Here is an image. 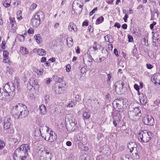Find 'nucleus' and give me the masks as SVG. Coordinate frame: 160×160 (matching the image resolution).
Wrapping results in <instances>:
<instances>
[{"mask_svg":"<svg viewBox=\"0 0 160 160\" xmlns=\"http://www.w3.org/2000/svg\"><path fill=\"white\" fill-rule=\"evenodd\" d=\"M28 32L29 33L32 34L34 33V30L31 28L28 30Z\"/></svg>","mask_w":160,"mask_h":160,"instance_id":"nucleus-55","label":"nucleus"},{"mask_svg":"<svg viewBox=\"0 0 160 160\" xmlns=\"http://www.w3.org/2000/svg\"><path fill=\"white\" fill-rule=\"evenodd\" d=\"M133 112L134 115L136 117H138V118L141 116V114L140 111L139 110V108L138 107L135 108L134 109Z\"/></svg>","mask_w":160,"mask_h":160,"instance_id":"nucleus-26","label":"nucleus"},{"mask_svg":"<svg viewBox=\"0 0 160 160\" xmlns=\"http://www.w3.org/2000/svg\"><path fill=\"white\" fill-rule=\"evenodd\" d=\"M68 29L70 32H76L78 28L77 26L73 22H70L68 26Z\"/></svg>","mask_w":160,"mask_h":160,"instance_id":"nucleus-18","label":"nucleus"},{"mask_svg":"<svg viewBox=\"0 0 160 160\" xmlns=\"http://www.w3.org/2000/svg\"><path fill=\"white\" fill-rule=\"evenodd\" d=\"M146 67L148 69H151L153 68V66L150 64H146Z\"/></svg>","mask_w":160,"mask_h":160,"instance_id":"nucleus-51","label":"nucleus"},{"mask_svg":"<svg viewBox=\"0 0 160 160\" xmlns=\"http://www.w3.org/2000/svg\"><path fill=\"white\" fill-rule=\"evenodd\" d=\"M114 53L117 57L119 56V55L118 54V51L117 49H114Z\"/></svg>","mask_w":160,"mask_h":160,"instance_id":"nucleus-57","label":"nucleus"},{"mask_svg":"<svg viewBox=\"0 0 160 160\" xmlns=\"http://www.w3.org/2000/svg\"><path fill=\"white\" fill-rule=\"evenodd\" d=\"M11 0H4L3 2V5L5 8H8L10 6Z\"/></svg>","mask_w":160,"mask_h":160,"instance_id":"nucleus-31","label":"nucleus"},{"mask_svg":"<svg viewBox=\"0 0 160 160\" xmlns=\"http://www.w3.org/2000/svg\"><path fill=\"white\" fill-rule=\"evenodd\" d=\"M29 85L32 88H38L39 85L38 82L36 79L33 78H31L29 80Z\"/></svg>","mask_w":160,"mask_h":160,"instance_id":"nucleus-13","label":"nucleus"},{"mask_svg":"<svg viewBox=\"0 0 160 160\" xmlns=\"http://www.w3.org/2000/svg\"><path fill=\"white\" fill-rule=\"evenodd\" d=\"M134 88L136 90H139V87L137 84H135L134 86Z\"/></svg>","mask_w":160,"mask_h":160,"instance_id":"nucleus-56","label":"nucleus"},{"mask_svg":"<svg viewBox=\"0 0 160 160\" xmlns=\"http://www.w3.org/2000/svg\"><path fill=\"white\" fill-rule=\"evenodd\" d=\"M67 44L69 47H72L73 44V39L70 37H68L67 38Z\"/></svg>","mask_w":160,"mask_h":160,"instance_id":"nucleus-32","label":"nucleus"},{"mask_svg":"<svg viewBox=\"0 0 160 160\" xmlns=\"http://www.w3.org/2000/svg\"><path fill=\"white\" fill-rule=\"evenodd\" d=\"M128 18V16L127 14H125L124 17L123 18V19L125 22H127V18Z\"/></svg>","mask_w":160,"mask_h":160,"instance_id":"nucleus-54","label":"nucleus"},{"mask_svg":"<svg viewBox=\"0 0 160 160\" xmlns=\"http://www.w3.org/2000/svg\"><path fill=\"white\" fill-rule=\"evenodd\" d=\"M5 145V144L4 142L1 140H0V150L2 149Z\"/></svg>","mask_w":160,"mask_h":160,"instance_id":"nucleus-43","label":"nucleus"},{"mask_svg":"<svg viewBox=\"0 0 160 160\" xmlns=\"http://www.w3.org/2000/svg\"><path fill=\"white\" fill-rule=\"evenodd\" d=\"M71 67L69 65H67L66 66V70L67 72H69L70 71Z\"/></svg>","mask_w":160,"mask_h":160,"instance_id":"nucleus-48","label":"nucleus"},{"mask_svg":"<svg viewBox=\"0 0 160 160\" xmlns=\"http://www.w3.org/2000/svg\"><path fill=\"white\" fill-rule=\"evenodd\" d=\"M114 26L117 27L118 28H119L120 27V25L118 23L116 22L115 23Z\"/></svg>","mask_w":160,"mask_h":160,"instance_id":"nucleus-58","label":"nucleus"},{"mask_svg":"<svg viewBox=\"0 0 160 160\" xmlns=\"http://www.w3.org/2000/svg\"><path fill=\"white\" fill-rule=\"evenodd\" d=\"M21 135L19 133H17L14 136V138L12 139L13 142L14 143H16L20 141L21 140Z\"/></svg>","mask_w":160,"mask_h":160,"instance_id":"nucleus-23","label":"nucleus"},{"mask_svg":"<svg viewBox=\"0 0 160 160\" xmlns=\"http://www.w3.org/2000/svg\"><path fill=\"white\" fill-rule=\"evenodd\" d=\"M13 72V70L11 67H8L7 68L6 73L9 75L12 74Z\"/></svg>","mask_w":160,"mask_h":160,"instance_id":"nucleus-36","label":"nucleus"},{"mask_svg":"<svg viewBox=\"0 0 160 160\" xmlns=\"http://www.w3.org/2000/svg\"><path fill=\"white\" fill-rule=\"evenodd\" d=\"M6 42L5 41H3L2 42V46L1 47L2 49H4L5 48Z\"/></svg>","mask_w":160,"mask_h":160,"instance_id":"nucleus-53","label":"nucleus"},{"mask_svg":"<svg viewBox=\"0 0 160 160\" xmlns=\"http://www.w3.org/2000/svg\"><path fill=\"white\" fill-rule=\"evenodd\" d=\"M66 127L67 130L70 132L75 130L77 127L76 121L72 115L69 114L66 115L65 119Z\"/></svg>","mask_w":160,"mask_h":160,"instance_id":"nucleus-6","label":"nucleus"},{"mask_svg":"<svg viewBox=\"0 0 160 160\" xmlns=\"http://www.w3.org/2000/svg\"><path fill=\"white\" fill-rule=\"evenodd\" d=\"M20 52L23 55H25L28 54V51L26 48L24 47H22L20 48Z\"/></svg>","mask_w":160,"mask_h":160,"instance_id":"nucleus-33","label":"nucleus"},{"mask_svg":"<svg viewBox=\"0 0 160 160\" xmlns=\"http://www.w3.org/2000/svg\"><path fill=\"white\" fill-rule=\"evenodd\" d=\"M139 100L141 103L143 105H145L147 102V99L146 96L142 94L139 97Z\"/></svg>","mask_w":160,"mask_h":160,"instance_id":"nucleus-19","label":"nucleus"},{"mask_svg":"<svg viewBox=\"0 0 160 160\" xmlns=\"http://www.w3.org/2000/svg\"><path fill=\"white\" fill-rule=\"evenodd\" d=\"M62 83H56L55 91L56 94H59L62 93L64 91V88L62 87Z\"/></svg>","mask_w":160,"mask_h":160,"instance_id":"nucleus-12","label":"nucleus"},{"mask_svg":"<svg viewBox=\"0 0 160 160\" xmlns=\"http://www.w3.org/2000/svg\"><path fill=\"white\" fill-rule=\"evenodd\" d=\"M9 54V53L7 51H4L3 55L4 58V62L5 63H8L9 62V60L8 58Z\"/></svg>","mask_w":160,"mask_h":160,"instance_id":"nucleus-25","label":"nucleus"},{"mask_svg":"<svg viewBox=\"0 0 160 160\" xmlns=\"http://www.w3.org/2000/svg\"><path fill=\"white\" fill-rule=\"evenodd\" d=\"M17 19L20 20L22 19V12L21 11H18L17 12Z\"/></svg>","mask_w":160,"mask_h":160,"instance_id":"nucleus-39","label":"nucleus"},{"mask_svg":"<svg viewBox=\"0 0 160 160\" xmlns=\"http://www.w3.org/2000/svg\"><path fill=\"white\" fill-rule=\"evenodd\" d=\"M142 121L143 123L147 125L152 126L154 123V119L151 115L145 116Z\"/></svg>","mask_w":160,"mask_h":160,"instance_id":"nucleus-10","label":"nucleus"},{"mask_svg":"<svg viewBox=\"0 0 160 160\" xmlns=\"http://www.w3.org/2000/svg\"><path fill=\"white\" fill-rule=\"evenodd\" d=\"M9 21L10 24L11 25L12 29L13 30V32H15L17 28L15 18L13 17H10L9 18Z\"/></svg>","mask_w":160,"mask_h":160,"instance_id":"nucleus-15","label":"nucleus"},{"mask_svg":"<svg viewBox=\"0 0 160 160\" xmlns=\"http://www.w3.org/2000/svg\"><path fill=\"white\" fill-rule=\"evenodd\" d=\"M152 81L155 84L160 83V74L159 73L154 74L151 78Z\"/></svg>","mask_w":160,"mask_h":160,"instance_id":"nucleus-14","label":"nucleus"},{"mask_svg":"<svg viewBox=\"0 0 160 160\" xmlns=\"http://www.w3.org/2000/svg\"><path fill=\"white\" fill-rule=\"evenodd\" d=\"M106 1L108 4H112L113 2V0H106Z\"/></svg>","mask_w":160,"mask_h":160,"instance_id":"nucleus-59","label":"nucleus"},{"mask_svg":"<svg viewBox=\"0 0 160 160\" xmlns=\"http://www.w3.org/2000/svg\"><path fill=\"white\" fill-rule=\"evenodd\" d=\"M3 128L5 130L10 128L11 126V121L10 118L8 117L4 118L3 120Z\"/></svg>","mask_w":160,"mask_h":160,"instance_id":"nucleus-11","label":"nucleus"},{"mask_svg":"<svg viewBox=\"0 0 160 160\" xmlns=\"http://www.w3.org/2000/svg\"><path fill=\"white\" fill-rule=\"evenodd\" d=\"M15 86L13 84L7 83L0 88V100L5 101L10 99L14 95Z\"/></svg>","mask_w":160,"mask_h":160,"instance_id":"nucleus-1","label":"nucleus"},{"mask_svg":"<svg viewBox=\"0 0 160 160\" xmlns=\"http://www.w3.org/2000/svg\"><path fill=\"white\" fill-rule=\"evenodd\" d=\"M110 35H107L104 37L105 40L106 42H108L109 41Z\"/></svg>","mask_w":160,"mask_h":160,"instance_id":"nucleus-50","label":"nucleus"},{"mask_svg":"<svg viewBox=\"0 0 160 160\" xmlns=\"http://www.w3.org/2000/svg\"><path fill=\"white\" fill-rule=\"evenodd\" d=\"M57 80L56 81L57 82L56 83H60L61 82H62L63 78H57Z\"/></svg>","mask_w":160,"mask_h":160,"instance_id":"nucleus-52","label":"nucleus"},{"mask_svg":"<svg viewBox=\"0 0 160 160\" xmlns=\"http://www.w3.org/2000/svg\"><path fill=\"white\" fill-rule=\"evenodd\" d=\"M82 117L84 119H88L90 117V115L86 112L84 111L82 113Z\"/></svg>","mask_w":160,"mask_h":160,"instance_id":"nucleus-38","label":"nucleus"},{"mask_svg":"<svg viewBox=\"0 0 160 160\" xmlns=\"http://www.w3.org/2000/svg\"><path fill=\"white\" fill-rule=\"evenodd\" d=\"M39 131L42 137L46 141L52 142L56 140L57 135L47 126H41L39 128Z\"/></svg>","mask_w":160,"mask_h":160,"instance_id":"nucleus-3","label":"nucleus"},{"mask_svg":"<svg viewBox=\"0 0 160 160\" xmlns=\"http://www.w3.org/2000/svg\"><path fill=\"white\" fill-rule=\"evenodd\" d=\"M87 71V69L84 68H82L81 69V72L83 74H85Z\"/></svg>","mask_w":160,"mask_h":160,"instance_id":"nucleus-45","label":"nucleus"},{"mask_svg":"<svg viewBox=\"0 0 160 160\" xmlns=\"http://www.w3.org/2000/svg\"><path fill=\"white\" fill-rule=\"evenodd\" d=\"M137 145L135 143L133 142H129L128 144V147L131 152L137 149Z\"/></svg>","mask_w":160,"mask_h":160,"instance_id":"nucleus-16","label":"nucleus"},{"mask_svg":"<svg viewBox=\"0 0 160 160\" xmlns=\"http://www.w3.org/2000/svg\"><path fill=\"white\" fill-rule=\"evenodd\" d=\"M49 60L51 61L52 62H55L56 59L55 58H52L49 59Z\"/></svg>","mask_w":160,"mask_h":160,"instance_id":"nucleus-60","label":"nucleus"},{"mask_svg":"<svg viewBox=\"0 0 160 160\" xmlns=\"http://www.w3.org/2000/svg\"><path fill=\"white\" fill-rule=\"evenodd\" d=\"M37 7V5L35 3H32L30 6L29 9L31 10L35 9Z\"/></svg>","mask_w":160,"mask_h":160,"instance_id":"nucleus-40","label":"nucleus"},{"mask_svg":"<svg viewBox=\"0 0 160 160\" xmlns=\"http://www.w3.org/2000/svg\"><path fill=\"white\" fill-rule=\"evenodd\" d=\"M34 17L41 21V20L44 18V15L42 12L38 11L36 13Z\"/></svg>","mask_w":160,"mask_h":160,"instance_id":"nucleus-17","label":"nucleus"},{"mask_svg":"<svg viewBox=\"0 0 160 160\" xmlns=\"http://www.w3.org/2000/svg\"><path fill=\"white\" fill-rule=\"evenodd\" d=\"M127 100L125 99H117L115 102H116V106H115V108L118 111H120L122 110L123 109V106L127 102Z\"/></svg>","mask_w":160,"mask_h":160,"instance_id":"nucleus-9","label":"nucleus"},{"mask_svg":"<svg viewBox=\"0 0 160 160\" xmlns=\"http://www.w3.org/2000/svg\"><path fill=\"white\" fill-rule=\"evenodd\" d=\"M19 41L21 42H23L24 40L25 37L24 36L22 35H19L18 36Z\"/></svg>","mask_w":160,"mask_h":160,"instance_id":"nucleus-41","label":"nucleus"},{"mask_svg":"<svg viewBox=\"0 0 160 160\" xmlns=\"http://www.w3.org/2000/svg\"><path fill=\"white\" fill-rule=\"evenodd\" d=\"M97 10V8H95L93 10H92L90 13L89 15L90 16L92 15Z\"/></svg>","mask_w":160,"mask_h":160,"instance_id":"nucleus-49","label":"nucleus"},{"mask_svg":"<svg viewBox=\"0 0 160 160\" xmlns=\"http://www.w3.org/2000/svg\"><path fill=\"white\" fill-rule=\"evenodd\" d=\"M46 58L45 57H43L42 58L41 60V62H45L46 61Z\"/></svg>","mask_w":160,"mask_h":160,"instance_id":"nucleus-61","label":"nucleus"},{"mask_svg":"<svg viewBox=\"0 0 160 160\" xmlns=\"http://www.w3.org/2000/svg\"><path fill=\"white\" fill-rule=\"evenodd\" d=\"M121 117L119 113H117L116 116H114L113 119L114 120L117 121V122H119L120 121Z\"/></svg>","mask_w":160,"mask_h":160,"instance_id":"nucleus-35","label":"nucleus"},{"mask_svg":"<svg viewBox=\"0 0 160 160\" xmlns=\"http://www.w3.org/2000/svg\"><path fill=\"white\" fill-rule=\"evenodd\" d=\"M29 146L28 144L22 145L15 151L13 158L15 160H24L28 156Z\"/></svg>","mask_w":160,"mask_h":160,"instance_id":"nucleus-2","label":"nucleus"},{"mask_svg":"<svg viewBox=\"0 0 160 160\" xmlns=\"http://www.w3.org/2000/svg\"><path fill=\"white\" fill-rule=\"evenodd\" d=\"M40 21L35 18L34 17L31 20V23L32 25L35 27H37L40 25Z\"/></svg>","mask_w":160,"mask_h":160,"instance_id":"nucleus-21","label":"nucleus"},{"mask_svg":"<svg viewBox=\"0 0 160 160\" xmlns=\"http://www.w3.org/2000/svg\"><path fill=\"white\" fill-rule=\"evenodd\" d=\"M59 24L58 23H56L54 26V28L56 29L57 28L59 27Z\"/></svg>","mask_w":160,"mask_h":160,"instance_id":"nucleus-64","label":"nucleus"},{"mask_svg":"<svg viewBox=\"0 0 160 160\" xmlns=\"http://www.w3.org/2000/svg\"><path fill=\"white\" fill-rule=\"evenodd\" d=\"M37 152L40 160H51L53 157L52 152L49 149L42 146L38 147Z\"/></svg>","mask_w":160,"mask_h":160,"instance_id":"nucleus-5","label":"nucleus"},{"mask_svg":"<svg viewBox=\"0 0 160 160\" xmlns=\"http://www.w3.org/2000/svg\"><path fill=\"white\" fill-rule=\"evenodd\" d=\"M125 84L122 81H118L115 84V90L116 93L118 94L124 91Z\"/></svg>","mask_w":160,"mask_h":160,"instance_id":"nucleus-8","label":"nucleus"},{"mask_svg":"<svg viewBox=\"0 0 160 160\" xmlns=\"http://www.w3.org/2000/svg\"><path fill=\"white\" fill-rule=\"evenodd\" d=\"M39 109L40 113L42 115H45L47 113V109L46 106L43 104L39 106Z\"/></svg>","mask_w":160,"mask_h":160,"instance_id":"nucleus-24","label":"nucleus"},{"mask_svg":"<svg viewBox=\"0 0 160 160\" xmlns=\"http://www.w3.org/2000/svg\"><path fill=\"white\" fill-rule=\"evenodd\" d=\"M66 145L69 147L71 146L72 145V143L70 141H67L66 143Z\"/></svg>","mask_w":160,"mask_h":160,"instance_id":"nucleus-62","label":"nucleus"},{"mask_svg":"<svg viewBox=\"0 0 160 160\" xmlns=\"http://www.w3.org/2000/svg\"><path fill=\"white\" fill-rule=\"evenodd\" d=\"M128 41L130 42H132L133 41V37L130 35H128Z\"/></svg>","mask_w":160,"mask_h":160,"instance_id":"nucleus-46","label":"nucleus"},{"mask_svg":"<svg viewBox=\"0 0 160 160\" xmlns=\"http://www.w3.org/2000/svg\"><path fill=\"white\" fill-rule=\"evenodd\" d=\"M132 157L134 159H137L139 158V152L138 151L137 149L132 152Z\"/></svg>","mask_w":160,"mask_h":160,"instance_id":"nucleus-27","label":"nucleus"},{"mask_svg":"<svg viewBox=\"0 0 160 160\" xmlns=\"http://www.w3.org/2000/svg\"><path fill=\"white\" fill-rule=\"evenodd\" d=\"M103 17L102 16H101L97 18L96 21V24H99L102 23L103 21Z\"/></svg>","mask_w":160,"mask_h":160,"instance_id":"nucleus-37","label":"nucleus"},{"mask_svg":"<svg viewBox=\"0 0 160 160\" xmlns=\"http://www.w3.org/2000/svg\"><path fill=\"white\" fill-rule=\"evenodd\" d=\"M73 155L72 153H70L68 156V160H73Z\"/></svg>","mask_w":160,"mask_h":160,"instance_id":"nucleus-44","label":"nucleus"},{"mask_svg":"<svg viewBox=\"0 0 160 160\" xmlns=\"http://www.w3.org/2000/svg\"><path fill=\"white\" fill-rule=\"evenodd\" d=\"M34 52H37V54L40 56H45L46 54L45 50L42 49H39L37 50V49L35 48L33 50Z\"/></svg>","mask_w":160,"mask_h":160,"instance_id":"nucleus-20","label":"nucleus"},{"mask_svg":"<svg viewBox=\"0 0 160 160\" xmlns=\"http://www.w3.org/2000/svg\"><path fill=\"white\" fill-rule=\"evenodd\" d=\"M18 0H12V4L15 6H17L19 4Z\"/></svg>","mask_w":160,"mask_h":160,"instance_id":"nucleus-42","label":"nucleus"},{"mask_svg":"<svg viewBox=\"0 0 160 160\" xmlns=\"http://www.w3.org/2000/svg\"><path fill=\"white\" fill-rule=\"evenodd\" d=\"M32 70L34 72L36 73L38 76H41L43 73L44 71L42 68L38 69L35 67H32Z\"/></svg>","mask_w":160,"mask_h":160,"instance_id":"nucleus-22","label":"nucleus"},{"mask_svg":"<svg viewBox=\"0 0 160 160\" xmlns=\"http://www.w3.org/2000/svg\"><path fill=\"white\" fill-rule=\"evenodd\" d=\"M152 137V133L147 130L140 131L138 134V139L141 143H146L150 141Z\"/></svg>","mask_w":160,"mask_h":160,"instance_id":"nucleus-7","label":"nucleus"},{"mask_svg":"<svg viewBox=\"0 0 160 160\" xmlns=\"http://www.w3.org/2000/svg\"><path fill=\"white\" fill-rule=\"evenodd\" d=\"M34 37L36 40V42L38 43H40L42 42V38L40 34H38L35 35L34 36Z\"/></svg>","mask_w":160,"mask_h":160,"instance_id":"nucleus-30","label":"nucleus"},{"mask_svg":"<svg viewBox=\"0 0 160 160\" xmlns=\"http://www.w3.org/2000/svg\"><path fill=\"white\" fill-rule=\"evenodd\" d=\"M51 78H48L46 81V84L48 85L50 83V82L51 81Z\"/></svg>","mask_w":160,"mask_h":160,"instance_id":"nucleus-63","label":"nucleus"},{"mask_svg":"<svg viewBox=\"0 0 160 160\" xmlns=\"http://www.w3.org/2000/svg\"><path fill=\"white\" fill-rule=\"evenodd\" d=\"M75 99L78 102L80 101L81 100L80 96L78 94L75 97Z\"/></svg>","mask_w":160,"mask_h":160,"instance_id":"nucleus-47","label":"nucleus"},{"mask_svg":"<svg viewBox=\"0 0 160 160\" xmlns=\"http://www.w3.org/2000/svg\"><path fill=\"white\" fill-rule=\"evenodd\" d=\"M14 113V118L19 119L25 118L28 116L29 111L27 107L22 104L19 103L15 105L13 108Z\"/></svg>","mask_w":160,"mask_h":160,"instance_id":"nucleus-4","label":"nucleus"},{"mask_svg":"<svg viewBox=\"0 0 160 160\" xmlns=\"http://www.w3.org/2000/svg\"><path fill=\"white\" fill-rule=\"evenodd\" d=\"M97 50V48L96 47H93L90 48L88 51L87 53L88 54L91 55L94 54L95 52Z\"/></svg>","mask_w":160,"mask_h":160,"instance_id":"nucleus-29","label":"nucleus"},{"mask_svg":"<svg viewBox=\"0 0 160 160\" xmlns=\"http://www.w3.org/2000/svg\"><path fill=\"white\" fill-rule=\"evenodd\" d=\"M121 160H134L129 155H123L121 158Z\"/></svg>","mask_w":160,"mask_h":160,"instance_id":"nucleus-34","label":"nucleus"},{"mask_svg":"<svg viewBox=\"0 0 160 160\" xmlns=\"http://www.w3.org/2000/svg\"><path fill=\"white\" fill-rule=\"evenodd\" d=\"M76 105V103L74 100L69 101L66 105V107L68 108H72L74 107Z\"/></svg>","mask_w":160,"mask_h":160,"instance_id":"nucleus-28","label":"nucleus"}]
</instances>
